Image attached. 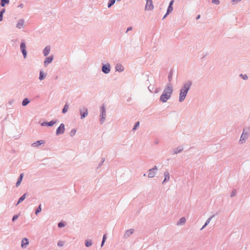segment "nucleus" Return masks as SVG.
Here are the masks:
<instances>
[{"mask_svg": "<svg viewBox=\"0 0 250 250\" xmlns=\"http://www.w3.org/2000/svg\"><path fill=\"white\" fill-rule=\"evenodd\" d=\"M139 125H140L139 122H136L135 123V125H134L133 128H132V130L133 131L136 130L138 128V127L139 126Z\"/></svg>", "mask_w": 250, "mask_h": 250, "instance_id": "nucleus-36", "label": "nucleus"}, {"mask_svg": "<svg viewBox=\"0 0 250 250\" xmlns=\"http://www.w3.org/2000/svg\"><path fill=\"white\" fill-rule=\"evenodd\" d=\"M174 0H171L168 4V6H173Z\"/></svg>", "mask_w": 250, "mask_h": 250, "instance_id": "nucleus-47", "label": "nucleus"}, {"mask_svg": "<svg viewBox=\"0 0 250 250\" xmlns=\"http://www.w3.org/2000/svg\"><path fill=\"white\" fill-rule=\"evenodd\" d=\"M30 102V101L28 98H24L22 101L21 104L23 106H25L29 104Z\"/></svg>", "mask_w": 250, "mask_h": 250, "instance_id": "nucleus-27", "label": "nucleus"}, {"mask_svg": "<svg viewBox=\"0 0 250 250\" xmlns=\"http://www.w3.org/2000/svg\"><path fill=\"white\" fill-rule=\"evenodd\" d=\"M239 76L244 80H247L248 78V77L246 74H241Z\"/></svg>", "mask_w": 250, "mask_h": 250, "instance_id": "nucleus-39", "label": "nucleus"}, {"mask_svg": "<svg viewBox=\"0 0 250 250\" xmlns=\"http://www.w3.org/2000/svg\"><path fill=\"white\" fill-rule=\"evenodd\" d=\"M169 14H167V12L165 14L164 17L162 18V20L165 19Z\"/></svg>", "mask_w": 250, "mask_h": 250, "instance_id": "nucleus-53", "label": "nucleus"}, {"mask_svg": "<svg viewBox=\"0 0 250 250\" xmlns=\"http://www.w3.org/2000/svg\"><path fill=\"white\" fill-rule=\"evenodd\" d=\"M188 92H187L185 91L180 90V93L179 96V101L180 102H182L185 99L187 94Z\"/></svg>", "mask_w": 250, "mask_h": 250, "instance_id": "nucleus-11", "label": "nucleus"}, {"mask_svg": "<svg viewBox=\"0 0 250 250\" xmlns=\"http://www.w3.org/2000/svg\"><path fill=\"white\" fill-rule=\"evenodd\" d=\"M200 18V15H198L197 16V17L196 18V20H198Z\"/></svg>", "mask_w": 250, "mask_h": 250, "instance_id": "nucleus-57", "label": "nucleus"}, {"mask_svg": "<svg viewBox=\"0 0 250 250\" xmlns=\"http://www.w3.org/2000/svg\"><path fill=\"white\" fill-rule=\"evenodd\" d=\"M111 70V66L109 63L102 64V71L105 74L109 73Z\"/></svg>", "mask_w": 250, "mask_h": 250, "instance_id": "nucleus-6", "label": "nucleus"}, {"mask_svg": "<svg viewBox=\"0 0 250 250\" xmlns=\"http://www.w3.org/2000/svg\"><path fill=\"white\" fill-rule=\"evenodd\" d=\"M106 239H107V235L106 233H105L103 235L102 240L105 242Z\"/></svg>", "mask_w": 250, "mask_h": 250, "instance_id": "nucleus-46", "label": "nucleus"}, {"mask_svg": "<svg viewBox=\"0 0 250 250\" xmlns=\"http://www.w3.org/2000/svg\"><path fill=\"white\" fill-rule=\"evenodd\" d=\"M214 216V215H212L211 217H210L209 218H208L206 221L205 222L204 225L203 226L202 228L201 229V230L204 229L206 226L209 223L210 220Z\"/></svg>", "mask_w": 250, "mask_h": 250, "instance_id": "nucleus-26", "label": "nucleus"}, {"mask_svg": "<svg viewBox=\"0 0 250 250\" xmlns=\"http://www.w3.org/2000/svg\"><path fill=\"white\" fill-rule=\"evenodd\" d=\"M148 89L150 92H152L153 86L150 85L149 86H148Z\"/></svg>", "mask_w": 250, "mask_h": 250, "instance_id": "nucleus-45", "label": "nucleus"}, {"mask_svg": "<svg viewBox=\"0 0 250 250\" xmlns=\"http://www.w3.org/2000/svg\"><path fill=\"white\" fill-rule=\"evenodd\" d=\"M42 211L41 204H40L38 207L36 208L35 213L36 215H38Z\"/></svg>", "mask_w": 250, "mask_h": 250, "instance_id": "nucleus-33", "label": "nucleus"}, {"mask_svg": "<svg viewBox=\"0 0 250 250\" xmlns=\"http://www.w3.org/2000/svg\"><path fill=\"white\" fill-rule=\"evenodd\" d=\"M104 161H105V158H102L101 162L99 163V164L97 167V168H99V167H101V166L103 165V164L104 162Z\"/></svg>", "mask_w": 250, "mask_h": 250, "instance_id": "nucleus-41", "label": "nucleus"}, {"mask_svg": "<svg viewBox=\"0 0 250 250\" xmlns=\"http://www.w3.org/2000/svg\"><path fill=\"white\" fill-rule=\"evenodd\" d=\"M57 245L59 247H62L64 245V242L62 241H59L57 243Z\"/></svg>", "mask_w": 250, "mask_h": 250, "instance_id": "nucleus-42", "label": "nucleus"}, {"mask_svg": "<svg viewBox=\"0 0 250 250\" xmlns=\"http://www.w3.org/2000/svg\"><path fill=\"white\" fill-rule=\"evenodd\" d=\"M104 243H105V241L102 240V242H101V247H103L104 246Z\"/></svg>", "mask_w": 250, "mask_h": 250, "instance_id": "nucleus-52", "label": "nucleus"}, {"mask_svg": "<svg viewBox=\"0 0 250 250\" xmlns=\"http://www.w3.org/2000/svg\"><path fill=\"white\" fill-rule=\"evenodd\" d=\"M45 143V141L44 140H39L35 142H34L32 144V146L33 147H38L42 145H43Z\"/></svg>", "mask_w": 250, "mask_h": 250, "instance_id": "nucleus-16", "label": "nucleus"}, {"mask_svg": "<svg viewBox=\"0 0 250 250\" xmlns=\"http://www.w3.org/2000/svg\"><path fill=\"white\" fill-rule=\"evenodd\" d=\"M18 7L22 8L23 7V4L22 3H21L18 6Z\"/></svg>", "mask_w": 250, "mask_h": 250, "instance_id": "nucleus-55", "label": "nucleus"}, {"mask_svg": "<svg viewBox=\"0 0 250 250\" xmlns=\"http://www.w3.org/2000/svg\"><path fill=\"white\" fill-rule=\"evenodd\" d=\"M10 2V0H0V6L4 7L6 5H8Z\"/></svg>", "mask_w": 250, "mask_h": 250, "instance_id": "nucleus-24", "label": "nucleus"}, {"mask_svg": "<svg viewBox=\"0 0 250 250\" xmlns=\"http://www.w3.org/2000/svg\"><path fill=\"white\" fill-rule=\"evenodd\" d=\"M183 147L182 146H178L177 148H174L172 150V154H176L181 152L183 150Z\"/></svg>", "mask_w": 250, "mask_h": 250, "instance_id": "nucleus-22", "label": "nucleus"}, {"mask_svg": "<svg viewBox=\"0 0 250 250\" xmlns=\"http://www.w3.org/2000/svg\"><path fill=\"white\" fill-rule=\"evenodd\" d=\"M5 9L4 8L0 10V13L1 14V15H2V17L3 16V14L5 13Z\"/></svg>", "mask_w": 250, "mask_h": 250, "instance_id": "nucleus-44", "label": "nucleus"}, {"mask_svg": "<svg viewBox=\"0 0 250 250\" xmlns=\"http://www.w3.org/2000/svg\"><path fill=\"white\" fill-rule=\"evenodd\" d=\"M106 117V108L105 105L103 104L100 107V123L103 124L105 119Z\"/></svg>", "mask_w": 250, "mask_h": 250, "instance_id": "nucleus-2", "label": "nucleus"}, {"mask_svg": "<svg viewBox=\"0 0 250 250\" xmlns=\"http://www.w3.org/2000/svg\"><path fill=\"white\" fill-rule=\"evenodd\" d=\"M159 141L158 139H156L155 140V141H154L155 144L157 145L159 144Z\"/></svg>", "mask_w": 250, "mask_h": 250, "instance_id": "nucleus-50", "label": "nucleus"}, {"mask_svg": "<svg viewBox=\"0 0 250 250\" xmlns=\"http://www.w3.org/2000/svg\"><path fill=\"white\" fill-rule=\"evenodd\" d=\"M21 51L23 57L24 59L27 57V51L26 49V43L24 40H22L20 44Z\"/></svg>", "mask_w": 250, "mask_h": 250, "instance_id": "nucleus-3", "label": "nucleus"}, {"mask_svg": "<svg viewBox=\"0 0 250 250\" xmlns=\"http://www.w3.org/2000/svg\"><path fill=\"white\" fill-rule=\"evenodd\" d=\"M65 131V125L64 124L62 123L60 126L57 128L56 131V135L57 136L62 134Z\"/></svg>", "mask_w": 250, "mask_h": 250, "instance_id": "nucleus-9", "label": "nucleus"}, {"mask_svg": "<svg viewBox=\"0 0 250 250\" xmlns=\"http://www.w3.org/2000/svg\"><path fill=\"white\" fill-rule=\"evenodd\" d=\"M84 244H85V247L88 248V247H91L92 245L93 242L91 240L86 239L85 240Z\"/></svg>", "mask_w": 250, "mask_h": 250, "instance_id": "nucleus-29", "label": "nucleus"}, {"mask_svg": "<svg viewBox=\"0 0 250 250\" xmlns=\"http://www.w3.org/2000/svg\"><path fill=\"white\" fill-rule=\"evenodd\" d=\"M29 244V240L27 238H23L21 242V247L22 248H25Z\"/></svg>", "mask_w": 250, "mask_h": 250, "instance_id": "nucleus-15", "label": "nucleus"}, {"mask_svg": "<svg viewBox=\"0 0 250 250\" xmlns=\"http://www.w3.org/2000/svg\"><path fill=\"white\" fill-rule=\"evenodd\" d=\"M241 0H232L231 1L233 3H235V2L237 3V2H239V1H241Z\"/></svg>", "mask_w": 250, "mask_h": 250, "instance_id": "nucleus-51", "label": "nucleus"}, {"mask_svg": "<svg viewBox=\"0 0 250 250\" xmlns=\"http://www.w3.org/2000/svg\"><path fill=\"white\" fill-rule=\"evenodd\" d=\"M53 59L54 56L52 55L45 58L43 62L44 66H47L49 63H51Z\"/></svg>", "mask_w": 250, "mask_h": 250, "instance_id": "nucleus-13", "label": "nucleus"}, {"mask_svg": "<svg viewBox=\"0 0 250 250\" xmlns=\"http://www.w3.org/2000/svg\"><path fill=\"white\" fill-rule=\"evenodd\" d=\"M173 74V70L172 69H171L170 70V71L169 72L168 75V80L169 83H170V82L172 81Z\"/></svg>", "mask_w": 250, "mask_h": 250, "instance_id": "nucleus-31", "label": "nucleus"}, {"mask_svg": "<svg viewBox=\"0 0 250 250\" xmlns=\"http://www.w3.org/2000/svg\"><path fill=\"white\" fill-rule=\"evenodd\" d=\"M173 91V89L172 84L171 83H167L160 97V101L163 103L167 102L170 98Z\"/></svg>", "mask_w": 250, "mask_h": 250, "instance_id": "nucleus-1", "label": "nucleus"}, {"mask_svg": "<svg viewBox=\"0 0 250 250\" xmlns=\"http://www.w3.org/2000/svg\"><path fill=\"white\" fill-rule=\"evenodd\" d=\"M14 101L13 100H11L9 102H8V104L9 105H12Z\"/></svg>", "mask_w": 250, "mask_h": 250, "instance_id": "nucleus-54", "label": "nucleus"}, {"mask_svg": "<svg viewBox=\"0 0 250 250\" xmlns=\"http://www.w3.org/2000/svg\"><path fill=\"white\" fill-rule=\"evenodd\" d=\"M206 56H207V55H205V56H203V58L206 57Z\"/></svg>", "mask_w": 250, "mask_h": 250, "instance_id": "nucleus-60", "label": "nucleus"}, {"mask_svg": "<svg viewBox=\"0 0 250 250\" xmlns=\"http://www.w3.org/2000/svg\"><path fill=\"white\" fill-rule=\"evenodd\" d=\"M58 121L57 119H54L50 122L44 121L41 124V126H50L51 127L56 124Z\"/></svg>", "mask_w": 250, "mask_h": 250, "instance_id": "nucleus-8", "label": "nucleus"}, {"mask_svg": "<svg viewBox=\"0 0 250 250\" xmlns=\"http://www.w3.org/2000/svg\"><path fill=\"white\" fill-rule=\"evenodd\" d=\"M173 9V6H168L167 10V14H170L171 13H172Z\"/></svg>", "mask_w": 250, "mask_h": 250, "instance_id": "nucleus-35", "label": "nucleus"}, {"mask_svg": "<svg viewBox=\"0 0 250 250\" xmlns=\"http://www.w3.org/2000/svg\"><path fill=\"white\" fill-rule=\"evenodd\" d=\"M68 108H69V104H68L67 103H66L62 108V114L66 113L67 112Z\"/></svg>", "mask_w": 250, "mask_h": 250, "instance_id": "nucleus-28", "label": "nucleus"}, {"mask_svg": "<svg viewBox=\"0 0 250 250\" xmlns=\"http://www.w3.org/2000/svg\"><path fill=\"white\" fill-rule=\"evenodd\" d=\"M247 130H248V131H249L250 129V128H247Z\"/></svg>", "mask_w": 250, "mask_h": 250, "instance_id": "nucleus-58", "label": "nucleus"}, {"mask_svg": "<svg viewBox=\"0 0 250 250\" xmlns=\"http://www.w3.org/2000/svg\"><path fill=\"white\" fill-rule=\"evenodd\" d=\"M236 190L235 189H233L231 191V194L230 195V196L231 197H234L236 195Z\"/></svg>", "mask_w": 250, "mask_h": 250, "instance_id": "nucleus-38", "label": "nucleus"}, {"mask_svg": "<svg viewBox=\"0 0 250 250\" xmlns=\"http://www.w3.org/2000/svg\"><path fill=\"white\" fill-rule=\"evenodd\" d=\"M169 180V173L168 171H166L164 172V179L162 182V184H164L165 183L168 181Z\"/></svg>", "mask_w": 250, "mask_h": 250, "instance_id": "nucleus-19", "label": "nucleus"}, {"mask_svg": "<svg viewBox=\"0 0 250 250\" xmlns=\"http://www.w3.org/2000/svg\"><path fill=\"white\" fill-rule=\"evenodd\" d=\"M27 195L28 193L27 192L23 194L21 197L19 198L17 203L15 204V206H18L19 204L23 201Z\"/></svg>", "mask_w": 250, "mask_h": 250, "instance_id": "nucleus-18", "label": "nucleus"}, {"mask_svg": "<svg viewBox=\"0 0 250 250\" xmlns=\"http://www.w3.org/2000/svg\"><path fill=\"white\" fill-rule=\"evenodd\" d=\"M206 56H207V55H205V56H203V58L206 57Z\"/></svg>", "mask_w": 250, "mask_h": 250, "instance_id": "nucleus-61", "label": "nucleus"}, {"mask_svg": "<svg viewBox=\"0 0 250 250\" xmlns=\"http://www.w3.org/2000/svg\"><path fill=\"white\" fill-rule=\"evenodd\" d=\"M132 30V27L129 26L127 28V30L125 32V33H127L128 31H130Z\"/></svg>", "mask_w": 250, "mask_h": 250, "instance_id": "nucleus-48", "label": "nucleus"}, {"mask_svg": "<svg viewBox=\"0 0 250 250\" xmlns=\"http://www.w3.org/2000/svg\"><path fill=\"white\" fill-rule=\"evenodd\" d=\"M206 56H207V55H205V56H203V58L206 57Z\"/></svg>", "mask_w": 250, "mask_h": 250, "instance_id": "nucleus-59", "label": "nucleus"}, {"mask_svg": "<svg viewBox=\"0 0 250 250\" xmlns=\"http://www.w3.org/2000/svg\"><path fill=\"white\" fill-rule=\"evenodd\" d=\"M23 176H24V174L23 173H21L20 175H19V176L18 178L17 181L16 183V186L17 187H18L21 185V184L22 181Z\"/></svg>", "mask_w": 250, "mask_h": 250, "instance_id": "nucleus-17", "label": "nucleus"}, {"mask_svg": "<svg viewBox=\"0 0 250 250\" xmlns=\"http://www.w3.org/2000/svg\"><path fill=\"white\" fill-rule=\"evenodd\" d=\"M157 169V167L156 166H154L152 168L149 169L148 177L149 178L154 177L156 174V171Z\"/></svg>", "mask_w": 250, "mask_h": 250, "instance_id": "nucleus-12", "label": "nucleus"}, {"mask_svg": "<svg viewBox=\"0 0 250 250\" xmlns=\"http://www.w3.org/2000/svg\"><path fill=\"white\" fill-rule=\"evenodd\" d=\"M212 2L216 5H218L220 3L219 0H212Z\"/></svg>", "mask_w": 250, "mask_h": 250, "instance_id": "nucleus-43", "label": "nucleus"}, {"mask_svg": "<svg viewBox=\"0 0 250 250\" xmlns=\"http://www.w3.org/2000/svg\"><path fill=\"white\" fill-rule=\"evenodd\" d=\"M19 216H20V214L14 215L13 216L12 219V221L13 222L15 221L17 219H18V218H19Z\"/></svg>", "mask_w": 250, "mask_h": 250, "instance_id": "nucleus-40", "label": "nucleus"}, {"mask_svg": "<svg viewBox=\"0 0 250 250\" xmlns=\"http://www.w3.org/2000/svg\"><path fill=\"white\" fill-rule=\"evenodd\" d=\"M116 1V0H108V2L107 3V7L110 8L112 5H113Z\"/></svg>", "mask_w": 250, "mask_h": 250, "instance_id": "nucleus-32", "label": "nucleus"}, {"mask_svg": "<svg viewBox=\"0 0 250 250\" xmlns=\"http://www.w3.org/2000/svg\"><path fill=\"white\" fill-rule=\"evenodd\" d=\"M76 131H77V130L76 129H75V128L72 129L71 130L70 133V136H71V137L74 136L75 135Z\"/></svg>", "mask_w": 250, "mask_h": 250, "instance_id": "nucleus-37", "label": "nucleus"}, {"mask_svg": "<svg viewBox=\"0 0 250 250\" xmlns=\"http://www.w3.org/2000/svg\"><path fill=\"white\" fill-rule=\"evenodd\" d=\"M192 82L191 81H187L183 83L180 90H184L187 92H188L191 87V86L192 85Z\"/></svg>", "mask_w": 250, "mask_h": 250, "instance_id": "nucleus-4", "label": "nucleus"}, {"mask_svg": "<svg viewBox=\"0 0 250 250\" xmlns=\"http://www.w3.org/2000/svg\"><path fill=\"white\" fill-rule=\"evenodd\" d=\"M248 137V131H246V128H243L242 133L241 135L239 143L240 144L244 143Z\"/></svg>", "mask_w": 250, "mask_h": 250, "instance_id": "nucleus-5", "label": "nucleus"}, {"mask_svg": "<svg viewBox=\"0 0 250 250\" xmlns=\"http://www.w3.org/2000/svg\"><path fill=\"white\" fill-rule=\"evenodd\" d=\"M134 230L132 229H127L125 234V237H129L132 234H133V233L134 232Z\"/></svg>", "mask_w": 250, "mask_h": 250, "instance_id": "nucleus-25", "label": "nucleus"}, {"mask_svg": "<svg viewBox=\"0 0 250 250\" xmlns=\"http://www.w3.org/2000/svg\"><path fill=\"white\" fill-rule=\"evenodd\" d=\"M115 70H116V71H118L119 72H121L124 71V67L121 64L117 63L115 66Z\"/></svg>", "mask_w": 250, "mask_h": 250, "instance_id": "nucleus-20", "label": "nucleus"}, {"mask_svg": "<svg viewBox=\"0 0 250 250\" xmlns=\"http://www.w3.org/2000/svg\"><path fill=\"white\" fill-rule=\"evenodd\" d=\"M24 20L23 19H21L19 20L17 23L16 24V27L18 29H21L24 27Z\"/></svg>", "mask_w": 250, "mask_h": 250, "instance_id": "nucleus-14", "label": "nucleus"}, {"mask_svg": "<svg viewBox=\"0 0 250 250\" xmlns=\"http://www.w3.org/2000/svg\"><path fill=\"white\" fill-rule=\"evenodd\" d=\"M186 221V218L185 217H181L178 221L177 225H182L184 224Z\"/></svg>", "mask_w": 250, "mask_h": 250, "instance_id": "nucleus-30", "label": "nucleus"}, {"mask_svg": "<svg viewBox=\"0 0 250 250\" xmlns=\"http://www.w3.org/2000/svg\"><path fill=\"white\" fill-rule=\"evenodd\" d=\"M66 223L64 222L61 221L58 224V227L60 228H62L65 226Z\"/></svg>", "mask_w": 250, "mask_h": 250, "instance_id": "nucleus-34", "label": "nucleus"}, {"mask_svg": "<svg viewBox=\"0 0 250 250\" xmlns=\"http://www.w3.org/2000/svg\"><path fill=\"white\" fill-rule=\"evenodd\" d=\"M3 20V17L2 15H1V14L0 13V22L1 21Z\"/></svg>", "mask_w": 250, "mask_h": 250, "instance_id": "nucleus-56", "label": "nucleus"}, {"mask_svg": "<svg viewBox=\"0 0 250 250\" xmlns=\"http://www.w3.org/2000/svg\"><path fill=\"white\" fill-rule=\"evenodd\" d=\"M50 51V46L47 45L43 50V54L44 56H47Z\"/></svg>", "mask_w": 250, "mask_h": 250, "instance_id": "nucleus-21", "label": "nucleus"}, {"mask_svg": "<svg viewBox=\"0 0 250 250\" xmlns=\"http://www.w3.org/2000/svg\"><path fill=\"white\" fill-rule=\"evenodd\" d=\"M117 0V1H121V0Z\"/></svg>", "mask_w": 250, "mask_h": 250, "instance_id": "nucleus-62", "label": "nucleus"}, {"mask_svg": "<svg viewBox=\"0 0 250 250\" xmlns=\"http://www.w3.org/2000/svg\"><path fill=\"white\" fill-rule=\"evenodd\" d=\"M79 111L81 119H84L88 115V109L85 106L81 107L80 108Z\"/></svg>", "mask_w": 250, "mask_h": 250, "instance_id": "nucleus-7", "label": "nucleus"}, {"mask_svg": "<svg viewBox=\"0 0 250 250\" xmlns=\"http://www.w3.org/2000/svg\"><path fill=\"white\" fill-rule=\"evenodd\" d=\"M46 76V74L44 73L42 70L40 71L39 79L40 81L44 80Z\"/></svg>", "mask_w": 250, "mask_h": 250, "instance_id": "nucleus-23", "label": "nucleus"}, {"mask_svg": "<svg viewBox=\"0 0 250 250\" xmlns=\"http://www.w3.org/2000/svg\"><path fill=\"white\" fill-rule=\"evenodd\" d=\"M160 88H156L155 89L154 93H158V92L160 91Z\"/></svg>", "mask_w": 250, "mask_h": 250, "instance_id": "nucleus-49", "label": "nucleus"}, {"mask_svg": "<svg viewBox=\"0 0 250 250\" xmlns=\"http://www.w3.org/2000/svg\"><path fill=\"white\" fill-rule=\"evenodd\" d=\"M145 10L151 11L154 8L152 0H146Z\"/></svg>", "mask_w": 250, "mask_h": 250, "instance_id": "nucleus-10", "label": "nucleus"}]
</instances>
